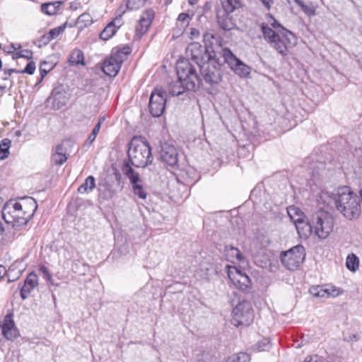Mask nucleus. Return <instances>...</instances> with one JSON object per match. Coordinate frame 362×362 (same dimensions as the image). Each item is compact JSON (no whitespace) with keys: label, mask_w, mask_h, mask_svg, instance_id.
Segmentation results:
<instances>
[{"label":"nucleus","mask_w":362,"mask_h":362,"mask_svg":"<svg viewBox=\"0 0 362 362\" xmlns=\"http://www.w3.org/2000/svg\"><path fill=\"white\" fill-rule=\"evenodd\" d=\"M144 3L143 0H128L126 7L129 10H135L141 7Z\"/></svg>","instance_id":"nucleus-41"},{"label":"nucleus","mask_w":362,"mask_h":362,"mask_svg":"<svg viewBox=\"0 0 362 362\" xmlns=\"http://www.w3.org/2000/svg\"><path fill=\"white\" fill-rule=\"evenodd\" d=\"M123 62V54L120 52H116L115 53H112L110 57L105 60L102 70L105 75L110 77H115L117 75Z\"/></svg>","instance_id":"nucleus-12"},{"label":"nucleus","mask_w":362,"mask_h":362,"mask_svg":"<svg viewBox=\"0 0 362 362\" xmlns=\"http://www.w3.org/2000/svg\"><path fill=\"white\" fill-rule=\"evenodd\" d=\"M271 348L270 341L267 338H264L259 341L256 344L255 349L257 351H267Z\"/></svg>","instance_id":"nucleus-39"},{"label":"nucleus","mask_w":362,"mask_h":362,"mask_svg":"<svg viewBox=\"0 0 362 362\" xmlns=\"http://www.w3.org/2000/svg\"><path fill=\"white\" fill-rule=\"evenodd\" d=\"M226 267L228 278L238 289L247 291L251 288V280L245 272L235 266H226Z\"/></svg>","instance_id":"nucleus-10"},{"label":"nucleus","mask_w":362,"mask_h":362,"mask_svg":"<svg viewBox=\"0 0 362 362\" xmlns=\"http://www.w3.org/2000/svg\"><path fill=\"white\" fill-rule=\"evenodd\" d=\"M252 305L249 301H240L233 310L235 317H246L251 315Z\"/></svg>","instance_id":"nucleus-22"},{"label":"nucleus","mask_w":362,"mask_h":362,"mask_svg":"<svg viewBox=\"0 0 362 362\" xmlns=\"http://www.w3.org/2000/svg\"><path fill=\"white\" fill-rule=\"evenodd\" d=\"M132 187V192L135 196L143 200L146 199L148 192L144 187L142 182L133 185Z\"/></svg>","instance_id":"nucleus-36"},{"label":"nucleus","mask_w":362,"mask_h":362,"mask_svg":"<svg viewBox=\"0 0 362 362\" xmlns=\"http://www.w3.org/2000/svg\"><path fill=\"white\" fill-rule=\"evenodd\" d=\"M165 92L161 88H156L151 94L149 110L154 117H160L165 107Z\"/></svg>","instance_id":"nucleus-11"},{"label":"nucleus","mask_w":362,"mask_h":362,"mask_svg":"<svg viewBox=\"0 0 362 362\" xmlns=\"http://www.w3.org/2000/svg\"><path fill=\"white\" fill-rule=\"evenodd\" d=\"M217 21L220 27L225 30H230L234 27V23L229 14L222 13L221 11L217 13Z\"/></svg>","instance_id":"nucleus-24"},{"label":"nucleus","mask_w":362,"mask_h":362,"mask_svg":"<svg viewBox=\"0 0 362 362\" xmlns=\"http://www.w3.org/2000/svg\"><path fill=\"white\" fill-rule=\"evenodd\" d=\"M155 16L154 11L152 9H147L142 13L138 25L136 28V35L141 37L142 35L146 33L153 19Z\"/></svg>","instance_id":"nucleus-17"},{"label":"nucleus","mask_w":362,"mask_h":362,"mask_svg":"<svg viewBox=\"0 0 362 362\" xmlns=\"http://www.w3.org/2000/svg\"><path fill=\"white\" fill-rule=\"evenodd\" d=\"M311 224L314 229V236L320 240H324L332 232L334 221L332 214L320 210L312 214Z\"/></svg>","instance_id":"nucleus-6"},{"label":"nucleus","mask_w":362,"mask_h":362,"mask_svg":"<svg viewBox=\"0 0 362 362\" xmlns=\"http://www.w3.org/2000/svg\"><path fill=\"white\" fill-rule=\"evenodd\" d=\"M226 362H250V356L245 352H240L228 357Z\"/></svg>","instance_id":"nucleus-32"},{"label":"nucleus","mask_w":362,"mask_h":362,"mask_svg":"<svg viewBox=\"0 0 362 362\" xmlns=\"http://www.w3.org/2000/svg\"><path fill=\"white\" fill-rule=\"evenodd\" d=\"M16 134H17L18 136H20V135H21L20 132H16Z\"/></svg>","instance_id":"nucleus-60"},{"label":"nucleus","mask_w":362,"mask_h":362,"mask_svg":"<svg viewBox=\"0 0 362 362\" xmlns=\"http://www.w3.org/2000/svg\"><path fill=\"white\" fill-rule=\"evenodd\" d=\"M225 255L228 262L232 263H245V257L240 251L234 247H226Z\"/></svg>","instance_id":"nucleus-20"},{"label":"nucleus","mask_w":362,"mask_h":362,"mask_svg":"<svg viewBox=\"0 0 362 362\" xmlns=\"http://www.w3.org/2000/svg\"><path fill=\"white\" fill-rule=\"evenodd\" d=\"M230 323L235 326H238L240 325L238 318L236 317L231 318Z\"/></svg>","instance_id":"nucleus-53"},{"label":"nucleus","mask_w":362,"mask_h":362,"mask_svg":"<svg viewBox=\"0 0 362 362\" xmlns=\"http://www.w3.org/2000/svg\"><path fill=\"white\" fill-rule=\"evenodd\" d=\"M69 61L71 64L83 65V53L79 49H74V51H72L69 57Z\"/></svg>","instance_id":"nucleus-33"},{"label":"nucleus","mask_w":362,"mask_h":362,"mask_svg":"<svg viewBox=\"0 0 362 362\" xmlns=\"http://www.w3.org/2000/svg\"><path fill=\"white\" fill-rule=\"evenodd\" d=\"M11 272V271L8 270L7 273L8 281L10 282L13 281L15 279H18L21 275V272L19 271L14 276H12Z\"/></svg>","instance_id":"nucleus-47"},{"label":"nucleus","mask_w":362,"mask_h":362,"mask_svg":"<svg viewBox=\"0 0 362 362\" xmlns=\"http://www.w3.org/2000/svg\"><path fill=\"white\" fill-rule=\"evenodd\" d=\"M104 120H105L104 117H101V118L99 119L98 122L97 123V124L93 128L91 134L89 135V136H88V139L86 141V144L90 146L95 141L98 134L99 133V132L100 130L101 124H102V123H103V122Z\"/></svg>","instance_id":"nucleus-38"},{"label":"nucleus","mask_w":362,"mask_h":362,"mask_svg":"<svg viewBox=\"0 0 362 362\" xmlns=\"http://www.w3.org/2000/svg\"><path fill=\"white\" fill-rule=\"evenodd\" d=\"M304 12V13L309 16H314L316 15V9L311 4H306L303 0H293Z\"/></svg>","instance_id":"nucleus-31"},{"label":"nucleus","mask_w":362,"mask_h":362,"mask_svg":"<svg viewBox=\"0 0 362 362\" xmlns=\"http://www.w3.org/2000/svg\"><path fill=\"white\" fill-rule=\"evenodd\" d=\"M190 5H194L198 2V0H188Z\"/></svg>","instance_id":"nucleus-57"},{"label":"nucleus","mask_w":362,"mask_h":362,"mask_svg":"<svg viewBox=\"0 0 362 362\" xmlns=\"http://www.w3.org/2000/svg\"><path fill=\"white\" fill-rule=\"evenodd\" d=\"M98 191L99 196L105 200H108L112 198L115 194L113 190H112L110 187L106 185H103L102 187L99 185Z\"/></svg>","instance_id":"nucleus-37"},{"label":"nucleus","mask_w":362,"mask_h":362,"mask_svg":"<svg viewBox=\"0 0 362 362\" xmlns=\"http://www.w3.org/2000/svg\"><path fill=\"white\" fill-rule=\"evenodd\" d=\"M319 202L330 208L335 207L345 218L352 220L357 218L361 214L359 199L350 187L343 186L329 193L323 191L320 195Z\"/></svg>","instance_id":"nucleus-1"},{"label":"nucleus","mask_w":362,"mask_h":362,"mask_svg":"<svg viewBox=\"0 0 362 362\" xmlns=\"http://www.w3.org/2000/svg\"><path fill=\"white\" fill-rule=\"evenodd\" d=\"M265 40L276 52L283 56L297 42L296 36L279 24L271 15L267 16V23L262 25Z\"/></svg>","instance_id":"nucleus-2"},{"label":"nucleus","mask_w":362,"mask_h":362,"mask_svg":"<svg viewBox=\"0 0 362 362\" xmlns=\"http://www.w3.org/2000/svg\"><path fill=\"white\" fill-rule=\"evenodd\" d=\"M95 187V180L92 175L88 176L84 182L78 188V192L80 194L90 193Z\"/></svg>","instance_id":"nucleus-30"},{"label":"nucleus","mask_w":362,"mask_h":362,"mask_svg":"<svg viewBox=\"0 0 362 362\" xmlns=\"http://www.w3.org/2000/svg\"><path fill=\"white\" fill-rule=\"evenodd\" d=\"M305 256V248L298 245L283 252L281 254V261L288 269L294 270L303 263Z\"/></svg>","instance_id":"nucleus-7"},{"label":"nucleus","mask_w":362,"mask_h":362,"mask_svg":"<svg viewBox=\"0 0 362 362\" xmlns=\"http://www.w3.org/2000/svg\"><path fill=\"white\" fill-rule=\"evenodd\" d=\"M221 54L224 62L228 64L236 74L241 77H246L250 75V68L238 59L229 49H223Z\"/></svg>","instance_id":"nucleus-9"},{"label":"nucleus","mask_w":362,"mask_h":362,"mask_svg":"<svg viewBox=\"0 0 362 362\" xmlns=\"http://www.w3.org/2000/svg\"><path fill=\"white\" fill-rule=\"evenodd\" d=\"M40 271H41L42 273H44L45 274H46V275H49V273H48V269H47V268H46L45 267H42L40 268Z\"/></svg>","instance_id":"nucleus-55"},{"label":"nucleus","mask_w":362,"mask_h":362,"mask_svg":"<svg viewBox=\"0 0 362 362\" xmlns=\"http://www.w3.org/2000/svg\"><path fill=\"white\" fill-rule=\"evenodd\" d=\"M287 213L290 218L294 223V224H296L305 218L303 212L296 206H288L287 208Z\"/></svg>","instance_id":"nucleus-26"},{"label":"nucleus","mask_w":362,"mask_h":362,"mask_svg":"<svg viewBox=\"0 0 362 362\" xmlns=\"http://www.w3.org/2000/svg\"><path fill=\"white\" fill-rule=\"evenodd\" d=\"M314 355L308 356L303 361V362H314Z\"/></svg>","instance_id":"nucleus-54"},{"label":"nucleus","mask_w":362,"mask_h":362,"mask_svg":"<svg viewBox=\"0 0 362 362\" xmlns=\"http://www.w3.org/2000/svg\"><path fill=\"white\" fill-rule=\"evenodd\" d=\"M46 74H47V72H46V71L42 72V74H45V75Z\"/></svg>","instance_id":"nucleus-63"},{"label":"nucleus","mask_w":362,"mask_h":362,"mask_svg":"<svg viewBox=\"0 0 362 362\" xmlns=\"http://www.w3.org/2000/svg\"><path fill=\"white\" fill-rule=\"evenodd\" d=\"M35 70V64L33 62H30L27 64L25 69L21 71V74H33Z\"/></svg>","instance_id":"nucleus-45"},{"label":"nucleus","mask_w":362,"mask_h":362,"mask_svg":"<svg viewBox=\"0 0 362 362\" xmlns=\"http://www.w3.org/2000/svg\"><path fill=\"white\" fill-rule=\"evenodd\" d=\"M346 265L350 271L355 272L359 265V260L357 256L354 254L349 255L346 257Z\"/></svg>","instance_id":"nucleus-34"},{"label":"nucleus","mask_w":362,"mask_h":362,"mask_svg":"<svg viewBox=\"0 0 362 362\" xmlns=\"http://www.w3.org/2000/svg\"><path fill=\"white\" fill-rule=\"evenodd\" d=\"M10 71H11V72H15V70L11 69V70H10Z\"/></svg>","instance_id":"nucleus-62"},{"label":"nucleus","mask_w":362,"mask_h":362,"mask_svg":"<svg viewBox=\"0 0 362 362\" xmlns=\"http://www.w3.org/2000/svg\"><path fill=\"white\" fill-rule=\"evenodd\" d=\"M122 25L121 18H116L111 23H110L102 31L100 37L103 40H107L112 37L117 29Z\"/></svg>","instance_id":"nucleus-19"},{"label":"nucleus","mask_w":362,"mask_h":362,"mask_svg":"<svg viewBox=\"0 0 362 362\" xmlns=\"http://www.w3.org/2000/svg\"><path fill=\"white\" fill-rule=\"evenodd\" d=\"M33 57V53L29 49H23L20 50L19 52H17L14 53L13 58L17 59V58H25L27 59H31Z\"/></svg>","instance_id":"nucleus-43"},{"label":"nucleus","mask_w":362,"mask_h":362,"mask_svg":"<svg viewBox=\"0 0 362 362\" xmlns=\"http://www.w3.org/2000/svg\"><path fill=\"white\" fill-rule=\"evenodd\" d=\"M199 36V31L196 28H191L190 29V35L189 37L191 40H195L197 39Z\"/></svg>","instance_id":"nucleus-46"},{"label":"nucleus","mask_w":362,"mask_h":362,"mask_svg":"<svg viewBox=\"0 0 362 362\" xmlns=\"http://www.w3.org/2000/svg\"><path fill=\"white\" fill-rule=\"evenodd\" d=\"M122 172L124 175L128 177L129 180V182L132 185L139 184L142 182L141 178L140 177V175L139 173L135 171L129 164V163H126L123 168H122Z\"/></svg>","instance_id":"nucleus-23"},{"label":"nucleus","mask_w":362,"mask_h":362,"mask_svg":"<svg viewBox=\"0 0 362 362\" xmlns=\"http://www.w3.org/2000/svg\"><path fill=\"white\" fill-rule=\"evenodd\" d=\"M4 231L3 223L0 221V235H2Z\"/></svg>","instance_id":"nucleus-56"},{"label":"nucleus","mask_w":362,"mask_h":362,"mask_svg":"<svg viewBox=\"0 0 362 362\" xmlns=\"http://www.w3.org/2000/svg\"><path fill=\"white\" fill-rule=\"evenodd\" d=\"M296 228L301 238L308 239L312 235H314V229L311 224V217L308 219H303L295 224Z\"/></svg>","instance_id":"nucleus-18"},{"label":"nucleus","mask_w":362,"mask_h":362,"mask_svg":"<svg viewBox=\"0 0 362 362\" xmlns=\"http://www.w3.org/2000/svg\"><path fill=\"white\" fill-rule=\"evenodd\" d=\"M117 52H120L123 54L124 60L125 59L127 55L130 53L129 47H124L122 50H117Z\"/></svg>","instance_id":"nucleus-50"},{"label":"nucleus","mask_w":362,"mask_h":362,"mask_svg":"<svg viewBox=\"0 0 362 362\" xmlns=\"http://www.w3.org/2000/svg\"><path fill=\"white\" fill-rule=\"evenodd\" d=\"M50 99L52 100V105L55 109L61 108L62 106L65 105L67 102L65 93L57 92L56 90H54L52 93Z\"/></svg>","instance_id":"nucleus-27"},{"label":"nucleus","mask_w":362,"mask_h":362,"mask_svg":"<svg viewBox=\"0 0 362 362\" xmlns=\"http://www.w3.org/2000/svg\"><path fill=\"white\" fill-rule=\"evenodd\" d=\"M144 1H145V0H143V2H144Z\"/></svg>","instance_id":"nucleus-64"},{"label":"nucleus","mask_w":362,"mask_h":362,"mask_svg":"<svg viewBox=\"0 0 362 362\" xmlns=\"http://www.w3.org/2000/svg\"><path fill=\"white\" fill-rule=\"evenodd\" d=\"M161 160L170 166H175L178 162V153L174 146L168 143L161 145L160 152Z\"/></svg>","instance_id":"nucleus-15"},{"label":"nucleus","mask_w":362,"mask_h":362,"mask_svg":"<svg viewBox=\"0 0 362 362\" xmlns=\"http://www.w3.org/2000/svg\"><path fill=\"white\" fill-rule=\"evenodd\" d=\"M37 208L36 201L30 197L18 200H9L2 210L4 220L13 226H21L28 223Z\"/></svg>","instance_id":"nucleus-4"},{"label":"nucleus","mask_w":362,"mask_h":362,"mask_svg":"<svg viewBox=\"0 0 362 362\" xmlns=\"http://www.w3.org/2000/svg\"><path fill=\"white\" fill-rule=\"evenodd\" d=\"M313 359L314 362H329L327 358L317 354L314 355Z\"/></svg>","instance_id":"nucleus-48"},{"label":"nucleus","mask_w":362,"mask_h":362,"mask_svg":"<svg viewBox=\"0 0 362 362\" xmlns=\"http://www.w3.org/2000/svg\"><path fill=\"white\" fill-rule=\"evenodd\" d=\"M207 36H208V35H207V34H204V38L205 39Z\"/></svg>","instance_id":"nucleus-59"},{"label":"nucleus","mask_w":362,"mask_h":362,"mask_svg":"<svg viewBox=\"0 0 362 362\" xmlns=\"http://www.w3.org/2000/svg\"><path fill=\"white\" fill-rule=\"evenodd\" d=\"M65 29V25H60L59 27L54 28L52 29L47 35L46 38L50 41L57 38L59 35H61Z\"/></svg>","instance_id":"nucleus-40"},{"label":"nucleus","mask_w":362,"mask_h":362,"mask_svg":"<svg viewBox=\"0 0 362 362\" xmlns=\"http://www.w3.org/2000/svg\"><path fill=\"white\" fill-rule=\"evenodd\" d=\"M61 4V1L45 3L41 5L40 10L48 16H53L57 13Z\"/></svg>","instance_id":"nucleus-29"},{"label":"nucleus","mask_w":362,"mask_h":362,"mask_svg":"<svg viewBox=\"0 0 362 362\" xmlns=\"http://www.w3.org/2000/svg\"><path fill=\"white\" fill-rule=\"evenodd\" d=\"M5 317H12V315L11 314H8Z\"/></svg>","instance_id":"nucleus-58"},{"label":"nucleus","mask_w":362,"mask_h":362,"mask_svg":"<svg viewBox=\"0 0 362 362\" xmlns=\"http://www.w3.org/2000/svg\"><path fill=\"white\" fill-rule=\"evenodd\" d=\"M78 23H83L84 26H88L92 24L93 19L89 13H85L78 16Z\"/></svg>","instance_id":"nucleus-44"},{"label":"nucleus","mask_w":362,"mask_h":362,"mask_svg":"<svg viewBox=\"0 0 362 362\" xmlns=\"http://www.w3.org/2000/svg\"><path fill=\"white\" fill-rule=\"evenodd\" d=\"M202 76V81L212 86L218 83L221 80V74L219 65L214 59L209 58L206 62L198 66Z\"/></svg>","instance_id":"nucleus-8"},{"label":"nucleus","mask_w":362,"mask_h":362,"mask_svg":"<svg viewBox=\"0 0 362 362\" xmlns=\"http://www.w3.org/2000/svg\"><path fill=\"white\" fill-rule=\"evenodd\" d=\"M187 54L190 56L193 63L197 64V66L206 62L211 57L207 54L206 48L202 47L198 42H192L189 44L187 48Z\"/></svg>","instance_id":"nucleus-14"},{"label":"nucleus","mask_w":362,"mask_h":362,"mask_svg":"<svg viewBox=\"0 0 362 362\" xmlns=\"http://www.w3.org/2000/svg\"><path fill=\"white\" fill-rule=\"evenodd\" d=\"M197 64L189 59L179 60L176 65L177 80L169 84L168 92L173 96H178L187 90L194 91L202 81L197 73Z\"/></svg>","instance_id":"nucleus-3"},{"label":"nucleus","mask_w":362,"mask_h":362,"mask_svg":"<svg viewBox=\"0 0 362 362\" xmlns=\"http://www.w3.org/2000/svg\"><path fill=\"white\" fill-rule=\"evenodd\" d=\"M8 272L6 269V267L3 265H0V280L7 274Z\"/></svg>","instance_id":"nucleus-51"},{"label":"nucleus","mask_w":362,"mask_h":362,"mask_svg":"<svg viewBox=\"0 0 362 362\" xmlns=\"http://www.w3.org/2000/svg\"><path fill=\"white\" fill-rule=\"evenodd\" d=\"M223 11L222 13L230 14L241 6L240 0H220Z\"/></svg>","instance_id":"nucleus-28"},{"label":"nucleus","mask_w":362,"mask_h":362,"mask_svg":"<svg viewBox=\"0 0 362 362\" xmlns=\"http://www.w3.org/2000/svg\"><path fill=\"white\" fill-rule=\"evenodd\" d=\"M11 141L8 139H3L0 142V160L6 159L9 155Z\"/></svg>","instance_id":"nucleus-35"},{"label":"nucleus","mask_w":362,"mask_h":362,"mask_svg":"<svg viewBox=\"0 0 362 362\" xmlns=\"http://www.w3.org/2000/svg\"><path fill=\"white\" fill-rule=\"evenodd\" d=\"M354 338L356 339V340H357V336L356 335H354Z\"/></svg>","instance_id":"nucleus-61"},{"label":"nucleus","mask_w":362,"mask_h":362,"mask_svg":"<svg viewBox=\"0 0 362 362\" xmlns=\"http://www.w3.org/2000/svg\"><path fill=\"white\" fill-rule=\"evenodd\" d=\"M37 276L34 273H30L26 278L24 285L21 288V295L22 298L25 299L27 295L37 286Z\"/></svg>","instance_id":"nucleus-21"},{"label":"nucleus","mask_w":362,"mask_h":362,"mask_svg":"<svg viewBox=\"0 0 362 362\" xmlns=\"http://www.w3.org/2000/svg\"><path fill=\"white\" fill-rule=\"evenodd\" d=\"M0 332L8 340H13L19 336V332L12 318H4L0 322Z\"/></svg>","instance_id":"nucleus-16"},{"label":"nucleus","mask_w":362,"mask_h":362,"mask_svg":"<svg viewBox=\"0 0 362 362\" xmlns=\"http://www.w3.org/2000/svg\"><path fill=\"white\" fill-rule=\"evenodd\" d=\"M261 1L267 9H269L273 4V0H261Z\"/></svg>","instance_id":"nucleus-49"},{"label":"nucleus","mask_w":362,"mask_h":362,"mask_svg":"<svg viewBox=\"0 0 362 362\" xmlns=\"http://www.w3.org/2000/svg\"><path fill=\"white\" fill-rule=\"evenodd\" d=\"M309 293L315 298L326 299L337 297L343 293V291L332 285L313 286L310 288Z\"/></svg>","instance_id":"nucleus-13"},{"label":"nucleus","mask_w":362,"mask_h":362,"mask_svg":"<svg viewBox=\"0 0 362 362\" xmlns=\"http://www.w3.org/2000/svg\"><path fill=\"white\" fill-rule=\"evenodd\" d=\"M67 160L66 149L62 144H59L55 148V151L52 155V160L59 165H62Z\"/></svg>","instance_id":"nucleus-25"},{"label":"nucleus","mask_w":362,"mask_h":362,"mask_svg":"<svg viewBox=\"0 0 362 362\" xmlns=\"http://www.w3.org/2000/svg\"><path fill=\"white\" fill-rule=\"evenodd\" d=\"M190 17L186 13H180L177 17V22L182 28L187 27L189 23Z\"/></svg>","instance_id":"nucleus-42"},{"label":"nucleus","mask_w":362,"mask_h":362,"mask_svg":"<svg viewBox=\"0 0 362 362\" xmlns=\"http://www.w3.org/2000/svg\"><path fill=\"white\" fill-rule=\"evenodd\" d=\"M128 157L131 164L136 168H144L153 160L150 145L140 136L133 137L129 142Z\"/></svg>","instance_id":"nucleus-5"},{"label":"nucleus","mask_w":362,"mask_h":362,"mask_svg":"<svg viewBox=\"0 0 362 362\" xmlns=\"http://www.w3.org/2000/svg\"><path fill=\"white\" fill-rule=\"evenodd\" d=\"M21 48V45H18V44H12L11 45V49L8 50L9 52H12V51H14V50H17L18 49Z\"/></svg>","instance_id":"nucleus-52"}]
</instances>
